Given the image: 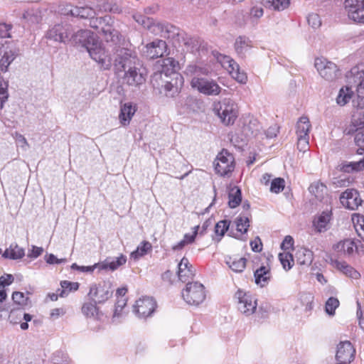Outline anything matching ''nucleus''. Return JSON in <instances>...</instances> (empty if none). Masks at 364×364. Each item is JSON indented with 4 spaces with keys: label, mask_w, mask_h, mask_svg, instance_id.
<instances>
[{
    "label": "nucleus",
    "mask_w": 364,
    "mask_h": 364,
    "mask_svg": "<svg viewBox=\"0 0 364 364\" xmlns=\"http://www.w3.org/2000/svg\"><path fill=\"white\" fill-rule=\"evenodd\" d=\"M314 65L320 75L328 81H333L339 75L337 65L325 58H316Z\"/></svg>",
    "instance_id": "9b49d317"
},
{
    "label": "nucleus",
    "mask_w": 364,
    "mask_h": 364,
    "mask_svg": "<svg viewBox=\"0 0 364 364\" xmlns=\"http://www.w3.org/2000/svg\"><path fill=\"white\" fill-rule=\"evenodd\" d=\"M43 249L42 247L32 245L31 249L28 250V257L35 259L39 257L43 253Z\"/></svg>",
    "instance_id": "338daca9"
},
{
    "label": "nucleus",
    "mask_w": 364,
    "mask_h": 364,
    "mask_svg": "<svg viewBox=\"0 0 364 364\" xmlns=\"http://www.w3.org/2000/svg\"><path fill=\"white\" fill-rule=\"evenodd\" d=\"M297 148L300 151L305 152L309 147V136L297 137Z\"/></svg>",
    "instance_id": "e2e57ef3"
},
{
    "label": "nucleus",
    "mask_w": 364,
    "mask_h": 364,
    "mask_svg": "<svg viewBox=\"0 0 364 364\" xmlns=\"http://www.w3.org/2000/svg\"><path fill=\"white\" fill-rule=\"evenodd\" d=\"M117 48L113 55L110 54V51L109 48H105L102 46L101 43L96 41L95 43H92V47H89V50L87 52L90 54V56L96 62H97L100 65H101L102 68L104 69H109L112 63V61L114 62L115 58V53Z\"/></svg>",
    "instance_id": "39448f33"
},
{
    "label": "nucleus",
    "mask_w": 364,
    "mask_h": 364,
    "mask_svg": "<svg viewBox=\"0 0 364 364\" xmlns=\"http://www.w3.org/2000/svg\"><path fill=\"white\" fill-rule=\"evenodd\" d=\"M166 52V43L163 40H156L146 45L144 51L146 56L150 59L162 57Z\"/></svg>",
    "instance_id": "aec40b11"
},
{
    "label": "nucleus",
    "mask_w": 364,
    "mask_h": 364,
    "mask_svg": "<svg viewBox=\"0 0 364 364\" xmlns=\"http://www.w3.org/2000/svg\"><path fill=\"white\" fill-rule=\"evenodd\" d=\"M313 252L306 248L301 247L296 252V259L301 265H310L313 261Z\"/></svg>",
    "instance_id": "473e14b6"
},
{
    "label": "nucleus",
    "mask_w": 364,
    "mask_h": 364,
    "mask_svg": "<svg viewBox=\"0 0 364 364\" xmlns=\"http://www.w3.org/2000/svg\"><path fill=\"white\" fill-rule=\"evenodd\" d=\"M311 124L309 119L306 116L301 117L296 126V133L297 137L309 136V132L310 131Z\"/></svg>",
    "instance_id": "2f4dec72"
},
{
    "label": "nucleus",
    "mask_w": 364,
    "mask_h": 364,
    "mask_svg": "<svg viewBox=\"0 0 364 364\" xmlns=\"http://www.w3.org/2000/svg\"><path fill=\"white\" fill-rule=\"evenodd\" d=\"M114 55V65L118 71L124 73L123 80L125 83L138 86L145 82L144 70L136 57L129 50L118 48Z\"/></svg>",
    "instance_id": "f257e3e1"
},
{
    "label": "nucleus",
    "mask_w": 364,
    "mask_h": 364,
    "mask_svg": "<svg viewBox=\"0 0 364 364\" xmlns=\"http://www.w3.org/2000/svg\"><path fill=\"white\" fill-rule=\"evenodd\" d=\"M11 29V25L7 23H0V38L4 40L6 38H10V31Z\"/></svg>",
    "instance_id": "052dcab7"
},
{
    "label": "nucleus",
    "mask_w": 364,
    "mask_h": 364,
    "mask_svg": "<svg viewBox=\"0 0 364 364\" xmlns=\"http://www.w3.org/2000/svg\"><path fill=\"white\" fill-rule=\"evenodd\" d=\"M162 66V72L159 74H155L154 76V78H161L163 73H165V75L167 77V73L169 70H171V74H173V73L176 72V70L179 68V64L178 62L176 61L174 58H167L164 60Z\"/></svg>",
    "instance_id": "f704fd0d"
},
{
    "label": "nucleus",
    "mask_w": 364,
    "mask_h": 364,
    "mask_svg": "<svg viewBox=\"0 0 364 364\" xmlns=\"http://www.w3.org/2000/svg\"><path fill=\"white\" fill-rule=\"evenodd\" d=\"M102 31L107 42H114L115 39L118 38V31L112 29L109 26H107V28H102Z\"/></svg>",
    "instance_id": "de8ad7c7"
},
{
    "label": "nucleus",
    "mask_w": 364,
    "mask_h": 364,
    "mask_svg": "<svg viewBox=\"0 0 364 364\" xmlns=\"http://www.w3.org/2000/svg\"><path fill=\"white\" fill-rule=\"evenodd\" d=\"M262 127L255 117L248 118L243 127V132L247 136H256L261 131Z\"/></svg>",
    "instance_id": "bb28decb"
},
{
    "label": "nucleus",
    "mask_w": 364,
    "mask_h": 364,
    "mask_svg": "<svg viewBox=\"0 0 364 364\" xmlns=\"http://www.w3.org/2000/svg\"><path fill=\"white\" fill-rule=\"evenodd\" d=\"M113 294L112 284L109 282L103 281L92 284L88 296L95 303L102 304L108 300Z\"/></svg>",
    "instance_id": "9d476101"
},
{
    "label": "nucleus",
    "mask_w": 364,
    "mask_h": 364,
    "mask_svg": "<svg viewBox=\"0 0 364 364\" xmlns=\"http://www.w3.org/2000/svg\"><path fill=\"white\" fill-rule=\"evenodd\" d=\"M279 259L285 270H289L292 267L294 259L291 254L289 252L279 253Z\"/></svg>",
    "instance_id": "c03bdc74"
},
{
    "label": "nucleus",
    "mask_w": 364,
    "mask_h": 364,
    "mask_svg": "<svg viewBox=\"0 0 364 364\" xmlns=\"http://www.w3.org/2000/svg\"><path fill=\"white\" fill-rule=\"evenodd\" d=\"M151 247L152 246L150 242L144 241L137 247L135 251L132 252L131 257L138 259L139 257L145 255Z\"/></svg>",
    "instance_id": "79ce46f5"
},
{
    "label": "nucleus",
    "mask_w": 364,
    "mask_h": 364,
    "mask_svg": "<svg viewBox=\"0 0 364 364\" xmlns=\"http://www.w3.org/2000/svg\"><path fill=\"white\" fill-rule=\"evenodd\" d=\"M237 299V307L238 311L246 316L252 315L257 306V299L250 294L239 289L235 294Z\"/></svg>",
    "instance_id": "6e6552de"
},
{
    "label": "nucleus",
    "mask_w": 364,
    "mask_h": 364,
    "mask_svg": "<svg viewBox=\"0 0 364 364\" xmlns=\"http://www.w3.org/2000/svg\"><path fill=\"white\" fill-rule=\"evenodd\" d=\"M264 11L262 6H253L250 12V17L258 19L263 16Z\"/></svg>",
    "instance_id": "69168bd1"
},
{
    "label": "nucleus",
    "mask_w": 364,
    "mask_h": 364,
    "mask_svg": "<svg viewBox=\"0 0 364 364\" xmlns=\"http://www.w3.org/2000/svg\"><path fill=\"white\" fill-rule=\"evenodd\" d=\"M341 204L348 209L355 210L361 205L362 200L355 189H347L340 196Z\"/></svg>",
    "instance_id": "a211bd4d"
},
{
    "label": "nucleus",
    "mask_w": 364,
    "mask_h": 364,
    "mask_svg": "<svg viewBox=\"0 0 364 364\" xmlns=\"http://www.w3.org/2000/svg\"><path fill=\"white\" fill-rule=\"evenodd\" d=\"M72 284L71 282L69 281H62L60 282L61 289H58V291H59V296L60 297H65L69 294V289Z\"/></svg>",
    "instance_id": "680f3d73"
},
{
    "label": "nucleus",
    "mask_w": 364,
    "mask_h": 364,
    "mask_svg": "<svg viewBox=\"0 0 364 364\" xmlns=\"http://www.w3.org/2000/svg\"><path fill=\"white\" fill-rule=\"evenodd\" d=\"M341 169L344 172L359 171L364 169V158L358 161L343 164Z\"/></svg>",
    "instance_id": "a19ab883"
},
{
    "label": "nucleus",
    "mask_w": 364,
    "mask_h": 364,
    "mask_svg": "<svg viewBox=\"0 0 364 364\" xmlns=\"http://www.w3.org/2000/svg\"><path fill=\"white\" fill-rule=\"evenodd\" d=\"M70 35V26L69 25H62L56 23L50 27L46 33L47 39L58 43H65Z\"/></svg>",
    "instance_id": "2eb2a0df"
},
{
    "label": "nucleus",
    "mask_w": 364,
    "mask_h": 364,
    "mask_svg": "<svg viewBox=\"0 0 364 364\" xmlns=\"http://www.w3.org/2000/svg\"><path fill=\"white\" fill-rule=\"evenodd\" d=\"M218 60L222 66L228 70L230 75L238 82L245 84L247 77L243 71H240L239 65L230 57L220 55Z\"/></svg>",
    "instance_id": "f8f14e48"
},
{
    "label": "nucleus",
    "mask_w": 364,
    "mask_h": 364,
    "mask_svg": "<svg viewBox=\"0 0 364 364\" xmlns=\"http://www.w3.org/2000/svg\"><path fill=\"white\" fill-rule=\"evenodd\" d=\"M338 299L335 297H330L326 302V312L330 316H333L335 314V311L338 307Z\"/></svg>",
    "instance_id": "a18cd8bd"
},
{
    "label": "nucleus",
    "mask_w": 364,
    "mask_h": 364,
    "mask_svg": "<svg viewBox=\"0 0 364 364\" xmlns=\"http://www.w3.org/2000/svg\"><path fill=\"white\" fill-rule=\"evenodd\" d=\"M252 47L251 41L245 36H239L235 43V48L237 53L243 57Z\"/></svg>",
    "instance_id": "c85d7f7f"
},
{
    "label": "nucleus",
    "mask_w": 364,
    "mask_h": 364,
    "mask_svg": "<svg viewBox=\"0 0 364 364\" xmlns=\"http://www.w3.org/2000/svg\"><path fill=\"white\" fill-rule=\"evenodd\" d=\"M247 259L244 257L240 258H232L230 257L227 261L226 264L229 267L235 272H242L246 267Z\"/></svg>",
    "instance_id": "e433bc0d"
},
{
    "label": "nucleus",
    "mask_w": 364,
    "mask_h": 364,
    "mask_svg": "<svg viewBox=\"0 0 364 364\" xmlns=\"http://www.w3.org/2000/svg\"><path fill=\"white\" fill-rule=\"evenodd\" d=\"M127 304V300L126 299L121 298L117 300L116 305H115V309L113 314V321H115V320L121 316V312L122 311V309Z\"/></svg>",
    "instance_id": "603ef678"
},
{
    "label": "nucleus",
    "mask_w": 364,
    "mask_h": 364,
    "mask_svg": "<svg viewBox=\"0 0 364 364\" xmlns=\"http://www.w3.org/2000/svg\"><path fill=\"white\" fill-rule=\"evenodd\" d=\"M213 110L226 126L233 124L238 115L237 105L230 98H225L215 104Z\"/></svg>",
    "instance_id": "7ed1b4c3"
},
{
    "label": "nucleus",
    "mask_w": 364,
    "mask_h": 364,
    "mask_svg": "<svg viewBox=\"0 0 364 364\" xmlns=\"http://www.w3.org/2000/svg\"><path fill=\"white\" fill-rule=\"evenodd\" d=\"M364 129V111H355L351 118L350 124L346 127L345 133L346 134H353L355 132Z\"/></svg>",
    "instance_id": "412c9836"
},
{
    "label": "nucleus",
    "mask_w": 364,
    "mask_h": 364,
    "mask_svg": "<svg viewBox=\"0 0 364 364\" xmlns=\"http://www.w3.org/2000/svg\"><path fill=\"white\" fill-rule=\"evenodd\" d=\"M355 228L359 237L364 240V216L358 215Z\"/></svg>",
    "instance_id": "5fc2aeb1"
},
{
    "label": "nucleus",
    "mask_w": 364,
    "mask_h": 364,
    "mask_svg": "<svg viewBox=\"0 0 364 364\" xmlns=\"http://www.w3.org/2000/svg\"><path fill=\"white\" fill-rule=\"evenodd\" d=\"M284 180L281 178H274L272 183L270 186V191L272 193H278L282 191L284 188Z\"/></svg>",
    "instance_id": "09e8293b"
},
{
    "label": "nucleus",
    "mask_w": 364,
    "mask_h": 364,
    "mask_svg": "<svg viewBox=\"0 0 364 364\" xmlns=\"http://www.w3.org/2000/svg\"><path fill=\"white\" fill-rule=\"evenodd\" d=\"M184 73L191 77L190 82L191 87L203 95L218 96L223 90L215 80L204 77L210 73V70L207 65H188Z\"/></svg>",
    "instance_id": "f03ea898"
},
{
    "label": "nucleus",
    "mask_w": 364,
    "mask_h": 364,
    "mask_svg": "<svg viewBox=\"0 0 364 364\" xmlns=\"http://www.w3.org/2000/svg\"><path fill=\"white\" fill-rule=\"evenodd\" d=\"M349 79L352 78L353 82L357 83V96L353 100L354 107L358 109L364 108V68L363 66L353 68L349 75Z\"/></svg>",
    "instance_id": "423d86ee"
},
{
    "label": "nucleus",
    "mask_w": 364,
    "mask_h": 364,
    "mask_svg": "<svg viewBox=\"0 0 364 364\" xmlns=\"http://www.w3.org/2000/svg\"><path fill=\"white\" fill-rule=\"evenodd\" d=\"M353 92L350 87L346 86L340 89L338 96L336 99V103L339 106H345L352 99Z\"/></svg>",
    "instance_id": "c9c22d12"
},
{
    "label": "nucleus",
    "mask_w": 364,
    "mask_h": 364,
    "mask_svg": "<svg viewBox=\"0 0 364 364\" xmlns=\"http://www.w3.org/2000/svg\"><path fill=\"white\" fill-rule=\"evenodd\" d=\"M254 277L255 283L261 287H264L270 279V269L268 267L262 266L255 272Z\"/></svg>",
    "instance_id": "c756f323"
},
{
    "label": "nucleus",
    "mask_w": 364,
    "mask_h": 364,
    "mask_svg": "<svg viewBox=\"0 0 364 364\" xmlns=\"http://www.w3.org/2000/svg\"><path fill=\"white\" fill-rule=\"evenodd\" d=\"M164 87L165 94L168 97H174L180 92L183 84V78L181 75L174 72L171 76V80H165Z\"/></svg>",
    "instance_id": "6ab92c4d"
},
{
    "label": "nucleus",
    "mask_w": 364,
    "mask_h": 364,
    "mask_svg": "<svg viewBox=\"0 0 364 364\" xmlns=\"http://www.w3.org/2000/svg\"><path fill=\"white\" fill-rule=\"evenodd\" d=\"M156 306V301L149 296H143L136 301L133 306L134 313L140 318L151 316Z\"/></svg>",
    "instance_id": "4468645a"
},
{
    "label": "nucleus",
    "mask_w": 364,
    "mask_h": 364,
    "mask_svg": "<svg viewBox=\"0 0 364 364\" xmlns=\"http://www.w3.org/2000/svg\"><path fill=\"white\" fill-rule=\"evenodd\" d=\"M331 219V212L323 211L317 218L314 220L313 225L318 232H324L329 228V223Z\"/></svg>",
    "instance_id": "5701e85b"
},
{
    "label": "nucleus",
    "mask_w": 364,
    "mask_h": 364,
    "mask_svg": "<svg viewBox=\"0 0 364 364\" xmlns=\"http://www.w3.org/2000/svg\"><path fill=\"white\" fill-rule=\"evenodd\" d=\"M136 111V109L135 106L132 105L130 102H127L122 105L119 115L120 123L123 126L128 125Z\"/></svg>",
    "instance_id": "b1692460"
},
{
    "label": "nucleus",
    "mask_w": 364,
    "mask_h": 364,
    "mask_svg": "<svg viewBox=\"0 0 364 364\" xmlns=\"http://www.w3.org/2000/svg\"><path fill=\"white\" fill-rule=\"evenodd\" d=\"M68 41H71L73 44L80 45L85 48L87 50H89V47H92V43L97 41L94 36L88 30L77 31L70 38L69 37Z\"/></svg>",
    "instance_id": "f3484780"
},
{
    "label": "nucleus",
    "mask_w": 364,
    "mask_h": 364,
    "mask_svg": "<svg viewBox=\"0 0 364 364\" xmlns=\"http://www.w3.org/2000/svg\"><path fill=\"white\" fill-rule=\"evenodd\" d=\"M309 191L319 200H322L327 194L326 186L320 181L312 183L309 188Z\"/></svg>",
    "instance_id": "72a5a7b5"
},
{
    "label": "nucleus",
    "mask_w": 364,
    "mask_h": 364,
    "mask_svg": "<svg viewBox=\"0 0 364 364\" xmlns=\"http://www.w3.org/2000/svg\"><path fill=\"white\" fill-rule=\"evenodd\" d=\"M134 18L139 24L147 28H149L152 23V19L144 16L136 15L134 16Z\"/></svg>",
    "instance_id": "13d9d810"
},
{
    "label": "nucleus",
    "mask_w": 364,
    "mask_h": 364,
    "mask_svg": "<svg viewBox=\"0 0 364 364\" xmlns=\"http://www.w3.org/2000/svg\"><path fill=\"white\" fill-rule=\"evenodd\" d=\"M28 298L26 297L23 293L20 291H14L12 294V300L14 303L20 306L27 305Z\"/></svg>",
    "instance_id": "864d4df0"
},
{
    "label": "nucleus",
    "mask_w": 364,
    "mask_h": 364,
    "mask_svg": "<svg viewBox=\"0 0 364 364\" xmlns=\"http://www.w3.org/2000/svg\"><path fill=\"white\" fill-rule=\"evenodd\" d=\"M215 171L220 176L229 177L235 169L234 157L227 151L219 153L214 161Z\"/></svg>",
    "instance_id": "1a4fd4ad"
},
{
    "label": "nucleus",
    "mask_w": 364,
    "mask_h": 364,
    "mask_svg": "<svg viewBox=\"0 0 364 364\" xmlns=\"http://www.w3.org/2000/svg\"><path fill=\"white\" fill-rule=\"evenodd\" d=\"M235 225L237 230L242 233L247 232L248 228L250 227V220L246 215H240L236 218Z\"/></svg>",
    "instance_id": "37998d69"
},
{
    "label": "nucleus",
    "mask_w": 364,
    "mask_h": 364,
    "mask_svg": "<svg viewBox=\"0 0 364 364\" xmlns=\"http://www.w3.org/2000/svg\"><path fill=\"white\" fill-rule=\"evenodd\" d=\"M97 14V11L94 8L89 6L75 7L74 17L80 18H90L94 17Z\"/></svg>",
    "instance_id": "4c0bfd02"
},
{
    "label": "nucleus",
    "mask_w": 364,
    "mask_h": 364,
    "mask_svg": "<svg viewBox=\"0 0 364 364\" xmlns=\"http://www.w3.org/2000/svg\"><path fill=\"white\" fill-rule=\"evenodd\" d=\"M241 200V190L237 186L232 188L229 192V206L231 208H235L240 205Z\"/></svg>",
    "instance_id": "58836bf2"
},
{
    "label": "nucleus",
    "mask_w": 364,
    "mask_h": 364,
    "mask_svg": "<svg viewBox=\"0 0 364 364\" xmlns=\"http://www.w3.org/2000/svg\"><path fill=\"white\" fill-rule=\"evenodd\" d=\"M355 350L350 341H341L338 345L336 354L339 363L347 364L353 360Z\"/></svg>",
    "instance_id": "dca6fc26"
},
{
    "label": "nucleus",
    "mask_w": 364,
    "mask_h": 364,
    "mask_svg": "<svg viewBox=\"0 0 364 364\" xmlns=\"http://www.w3.org/2000/svg\"><path fill=\"white\" fill-rule=\"evenodd\" d=\"M24 255V249L20 247L16 243H11L2 255L3 257L11 259H19L23 258Z\"/></svg>",
    "instance_id": "7c9ffc66"
},
{
    "label": "nucleus",
    "mask_w": 364,
    "mask_h": 364,
    "mask_svg": "<svg viewBox=\"0 0 364 364\" xmlns=\"http://www.w3.org/2000/svg\"><path fill=\"white\" fill-rule=\"evenodd\" d=\"M331 264L353 279H358L360 277V273L346 262L331 259Z\"/></svg>",
    "instance_id": "4be33fe9"
},
{
    "label": "nucleus",
    "mask_w": 364,
    "mask_h": 364,
    "mask_svg": "<svg viewBox=\"0 0 364 364\" xmlns=\"http://www.w3.org/2000/svg\"><path fill=\"white\" fill-rule=\"evenodd\" d=\"M307 21L313 28H318L321 25V18L317 14H309L307 17Z\"/></svg>",
    "instance_id": "6e6d98bb"
},
{
    "label": "nucleus",
    "mask_w": 364,
    "mask_h": 364,
    "mask_svg": "<svg viewBox=\"0 0 364 364\" xmlns=\"http://www.w3.org/2000/svg\"><path fill=\"white\" fill-rule=\"evenodd\" d=\"M336 252L343 255H351L356 249L355 243L353 240L346 239L338 242L333 246Z\"/></svg>",
    "instance_id": "a878e982"
},
{
    "label": "nucleus",
    "mask_w": 364,
    "mask_h": 364,
    "mask_svg": "<svg viewBox=\"0 0 364 364\" xmlns=\"http://www.w3.org/2000/svg\"><path fill=\"white\" fill-rule=\"evenodd\" d=\"M23 311L21 309H12L9 316V321L11 323L17 324L21 321Z\"/></svg>",
    "instance_id": "3c124183"
},
{
    "label": "nucleus",
    "mask_w": 364,
    "mask_h": 364,
    "mask_svg": "<svg viewBox=\"0 0 364 364\" xmlns=\"http://www.w3.org/2000/svg\"><path fill=\"white\" fill-rule=\"evenodd\" d=\"M178 267V276L181 277L182 275H184L183 274V271H184L185 269H188L190 267H192V266L186 257H183L181 259V262H179Z\"/></svg>",
    "instance_id": "0e129e2a"
},
{
    "label": "nucleus",
    "mask_w": 364,
    "mask_h": 364,
    "mask_svg": "<svg viewBox=\"0 0 364 364\" xmlns=\"http://www.w3.org/2000/svg\"><path fill=\"white\" fill-rule=\"evenodd\" d=\"M250 246L253 252H261L262 250V244L260 238L259 237H256L254 240L250 242Z\"/></svg>",
    "instance_id": "774afa93"
},
{
    "label": "nucleus",
    "mask_w": 364,
    "mask_h": 364,
    "mask_svg": "<svg viewBox=\"0 0 364 364\" xmlns=\"http://www.w3.org/2000/svg\"><path fill=\"white\" fill-rule=\"evenodd\" d=\"M344 6L350 19L364 24V0H345Z\"/></svg>",
    "instance_id": "ddd939ff"
},
{
    "label": "nucleus",
    "mask_w": 364,
    "mask_h": 364,
    "mask_svg": "<svg viewBox=\"0 0 364 364\" xmlns=\"http://www.w3.org/2000/svg\"><path fill=\"white\" fill-rule=\"evenodd\" d=\"M14 139H15L17 145L20 146L23 150H26L28 146V144L27 142L26 139L20 133L16 132L12 134Z\"/></svg>",
    "instance_id": "4d7b16f0"
},
{
    "label": "nucleus",
    "mask_w": 364,
    "mask_h": 364,
    "mask_svg": "<svg viewBox=\"0 0 364 364\" xmlns=\"http://www.w3.org/2000/svg\"><path fill=\"white\" fill-rule=\"evenodd\" d=\"M18 49L12 41H0V69L3 72L8 70L9 66L18 55Z\"/></svg>",
    "instance_id": "0eeeda50"
},
{
    "label": "nucleus",
    "mask_w": 364,
    "mask_h": 364,
    "mask_svg": "<svg viewBox=\"0 0 364 364\" xmlns=\"http://www.w3.org/2000/svg\"><path fill=\"white\" fill-rule=\"evenodd\" d=\"M23 17L31 23H36L40 21L39 12L37 10H28L24 12Z\"/></svg>",
    "instance_id": "49530a36"
},
{
    "label": "nucleus",
    "mask_w": 364,
    "mask_h": 364,
    "mask_svg": "<svg viewBox=\"0 0 364 364\" xmlns=\"http://www.w3.org/2000/svg\"><path fill=\"white\" fill-rule=\"evenodd\" d=\"M355 142L358 146L360 147V150L364 151V129L355 132Z\"/></svg>",
    "instance_id": "bf43d9fd"
},
{
    "label": "nucleus",
    "mask_w": 364,
    "mask_h": 364,
    "mask_svg": "<svg viewBox=\"0 0 364 364\" xmlns=\"http://www.w3.org/2000/svg\"><path fill=\"white\" fill-rule=\"evenodd\" d=\"M97 304V303H95L94 301L84 303L82 306V313L83 315L87 318L100 320L102 314L99 311Z\"/></svg>",
    "instance_id": "cd10ccee"
},
{
    "label": "nucleus",
    "mask_w": 364,
    "mask_h": 364,
    "mask_svg": "<svg viewBox=\"0 0 364 364\" xmlns=\"http://www.w3.org/2000/svg\"><path fill=\"white\" fill-rule=\"evenodd\" d=\"M181 294L184 301L193 306L203 303L206 296L204 286L198 282H188Z\"/></svg>",
    "instance_id": "20e7f679"
},
{
    "label": "nucleus",
    "mask_w": 364,
    "mask_h": 364,
    "mask_svg": "<svg viewBox=\"0 0 364 364\" xmlns=\"http://www.w3.org/2000/svg\"><path fill=\"white\" fill-rule=\"evenodd\" d=\"M230 226V221L224 220H220L216 223L215 227V232L218 235L223 236L225 232L228 230Z\"/></svg>",
    "instance_id": "8fccbe9b"
},
{
    "label": "nucleus",
    "mask_w": 364,
    "mask_h": 364,
    "mask_svg": "<svg viewBox=\"0 0 364 364\" xmlns=\"http://www.w3.org/2000/svg\"><path fill=\"white\" fill-rule=\"evenodd\" d=\"M127 262V257L123 255H120L117 257H107L102 262H100V270L102 269H109L111 271H114L117 269L119 267L124 264Z\"/></svg>",
    "instance_id": "393cba45"
},
{
    "label": "nucleus",
    "mask_w": 364,
    "mask_h": 364,
    "mask_svg": "<svg viewBox=\"0 0 364 364\" xmlns=\"http://www.w3.org/2000/svg\"><path fill=\"white\" fill-rule=\"evenodd\" d=\"M263 4L274 10H284L290 4V0H262Z\"/></svg>",
    "instance_id": "ea45409f"
}]
</instances>
